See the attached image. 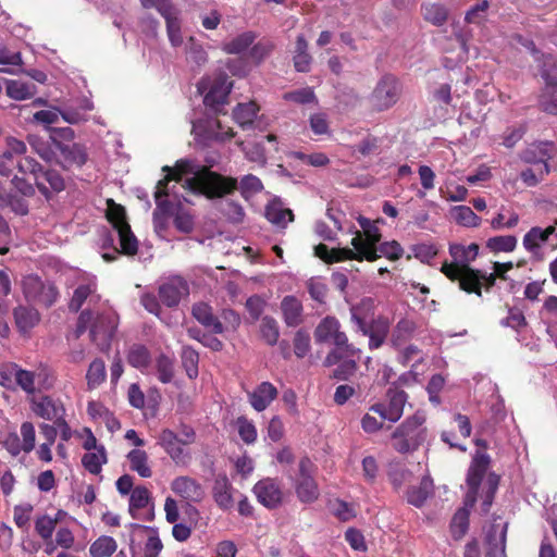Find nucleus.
I'll list each match as a JSON object with an SVG mask.
<instances>
[{"label":"nucleus","instance_id":"25","mask_svg":"<svg viewBox=\"0 0 557 557\" xmlns=\"http://www.w3.org/2000/svg\"><path fill=\"white\" fill-rule=\"evenodd\" d=\"M449 253L453 258V262H448V264H456L459 269L471 268L470 263L478 257L479 245L475 243L468 246L451 244L449 245Z\"/></svg>","mask_w":557,"mask_h":557},{"label":"nucleus","instance_id":"28","mask_svg":"<svg viewBox=\"0 0 557 557\" xmlns=\"http://www.w3.org/2000/svg\"><path fill=\"white\" fill-rule=\"evenodd\" d=\"M433 492V482L429 476H423L419 485L410 486L407 491V502L420 508L424 505L429 496Z\"/></svg>","mask_w":557,"mask_h":557},{"label":"nucleus","instance_id":"42","mask_svg":"<svg viewBox=\"0 0 557 557\" xmlns=\"http://www.w3.org/2000/svg\"><path fill=\"white\" fill-rule=\"evenodd\" d=\"M107 377L104 361L100 358L95 359L88 367L86 373L87 386L89 389L99 387Z\"/></svg>","mask_w":557,"mask_h":557},{"label":"nucleus","instance_id":"31","mask_svg":"<svg viewBox=\"0 0 557 557\" xmlns=\"http://www.w3.org/2000/svg\"><path fill=\"white\" fill-rule=\"evenodd\" d=\"M421 13L428 23L434 26H442L448 20V9L442 3H423Z\"/></svg>","mask_w":557,"mask_h":557},{"label":"nucleus","instance_id":"19","mask_svg":"<svg viewBox=\"0 0 557 557\" xmlns=\"http://www.w3.org/2000/svg\"><path fill=\"white\" fill-rule=\"evenodd\" d=\"M349 311L350 321L356 325L358 332L371 325V321L376 319L374 300L370 297H364L358 304L352 305Z\"/></svg>","mask_w":557,"mask_h":557},{"label":"nucleus","instance_id":"30","mask_svg":"<svg viewBox=\"0 0 557 557\" xmlns=\"http://www.w3.org/2000/svg\"><path fill=\"white\" fill-rule=\"evenodd\" d=\"M97 290V283L95 278L88 280L79 284L73 292V296L69 302V309L72 312H78L88 297Z\"/></svg>","mask_w":557,"mask_h":557},{"label":"nucleus","instance_id":"53","mask_svg":"<svg viewBox=\"0 0 557 557\" xmlns=\"http://www.w3.org/2000/svg\"><path fill=\"white\" fill-rule=\"evenodd\" d=\"M541 76L547 87H557V59L552 54L543 57Z\"/></svg>","mask_w":557,"mask_h":557},{"label":"nucleus","instance_id":"14","mask_svg":"<svg viewBox=\"0 0 557 557\" xmlns=\"http://www.w3.org/2000/svg\"><path fill=\"white\" fill-rule=\"evenodd\" d=\"M116 324L114 320L107 315H98L90 326V341L100 351H108L111 347V341L114 336Z\"/></svg>","mask_w":557,"mask_h":557},{"label":"nucleus","instance_id":"57","mask_svg":"<svg viewBox=\"0 0 557 557\" xmlns=\"http://www.w3.org/2000/svg\"><path fill=\"white\" fill-rule=\"evenodd\" d=\"M499 484V476L495 473H490L486 480V488L483 493V502L481 504L482 513H487L494 502L495 494Z\"/></svg>","mask_w":557,"mask_h":557},{"label":"nucleus","instance_id":"15","mask_svg":"<svg viewBox=\"0 0 557 557\" xmlns=\"http://www.w3.org/2000/svg\"><path fill=\"white\" fill-rule=\"evenodd\" d=\"M159 297L169 308L178 306L181 299L189 295L188 283L181 276H172L159 286Z\"/></svg>","mask_w":557,"mask_h":557},{"label":"nucleus","instance_id":"58","mask_svg":"<svg viewBox=\"0 0 557 557\" xmlns=\"http://www.w3.org/2000/svg\"><path fill=\"white\" fill-rule=\"evenodd\" d=\"M275 45L270 39H261L249 50V58L255 64H260L274 50Z\"/></svg>","mask_w":557,"mask_h":557},{"label":"nucleus","instance_id":"13","mask_svg":"<svg viewBox=\"0 0 557 557\" xmlns=\"http://www.w3.org/2000/svg\"><path fill=\"white\" fill-rule=\"evenodd\" d=\"M252 492L258 502L268 509H275L283 502V491L276 479L265 478L258 481Z\"/></svg>","mask_w":557,"mask_h":557},{"label":"nucleus","instance_id":"6","mask_svg":"<svg viewBox=\"0 0 557 557\" xmlns=\"http://www.w3.org/2000/svg\"><path fill=\"white\" fill-rule=\"evenodd\" d=\"M22 292L27 302L51 308L60 298V290L51 280H44L37 274H29L22 280Z\"/></svg>","mask_w":557,"mask_h":557},{"label":"nucleus","instance_id":"20","mask_svg":"<svg viewBox=\"0 0 557 557\" xmlns=\"http://www.w3.org/2000/svg\"><path fill=\"white\" fill-rule=\"evenodd\" d=\"M360 333L369 337L370 350L379 349L388 336L389 321L383 315H377L375 320L371 321V325L360 331Z\"/></svg>","mask_w":557,"mask_h":557},{"label":"nucleus","instance_id":"54","mask_svg":"<svg viewBox=\"0 0 557 557\" xmlns=\"http://www.w3.org/2000/svg\"><path fill=\"white\" fill-rule=\"evenodd\" d=\"M237 189L240 190V194L245 199H249L251 196L263 189V184L258 176L247 174L242 177L239 183L237 182Z\"/></svg>","mask_w":557,"mask_h":557},{"label":"nucleus","instance_id":"64","mask_svg":"<svg viewBox=\"0 0 557 557\" xmlns=\"http://www.w3.org/2000/svg\"><path fill=\"white\" fill-rule=\"evenodd\" d=\"M283 99L299 104H307L317 101V97L311 87H304L293 91L285 92Z\"/></svg>","mask_w":557,"mask_h":557},{"label":"nucleus","instance_id":"62","mask_svg":"<svg viewBox=\"0 0 557 557\" xmlns=\"http://www.w3.org/2000/svg\"><path fill=\"white\" fill-rule=\"evenodd\" d=\"M539 104L543 112H546L552 115H557V86H546L543 94L540 97Z\"/></svg>","mask_w":557,"mask_h":557},{"label":"nucleus","instance_id":"4","mask_svg":"<svg viewBox=\"0 0 557 557\" xmlns=\"http://www.w3.org/2000/svg\"><path fill=\"white\" fill-rule=\"evenodd\" d=\"M428 438L425 416L417 411L406 418L392 433V447L399 454H409L419 449Z\"/></svg>","mask_w":557,"mask_h":557},{"label":"nucleus","instance_id":"22","mask_svg":"<svg viewBox=\"0 0 557 557\" xmlns=\"http://www.w3.org/2000/svg\"><path fill=\"white\" fill-rule=\"evenodd\" d=\"M212 496L216 506L222 510H230L234 506L233 486L225 474H218L212 486Z\"/></svg>","mask_w":557,"mask_h":557},{"label":"nucleus","instance_id":"51","mask_svg":"<svg viewBox=\"0 0 557 557\" xmlns=\"http://www.w3.org/2000/svg\"><path fill=\"white\" fill-rule=\"evenodd\" d=\"M517 246V238L513 235L494 236L487 239L486 247L492 252H511Z\"/></svg>","mask_w":557,"mask_h":557},{"label":"nucleus","instance_id":"3","mask_svg":"<svg viewBox=\"0 0 557 557\" xmlns=\"http://www.w3.org/2000/svg\"><path fill=\"white\" fill-rule=\"evenodd\" d=\"M341 329L342 325L338 319L333 315H326L323 318L314 329L313 336L315 343H330L335 346L326 355L323 361L324 367L335 366L344 358V356L356 357L360 354V349L349 343L347 334Z\"/></svg>","mask_w":557,"mask_h":557},{"label":"nucleus","instance_id":"48","mask_svg":"<svg viewBox=\"0 0 557 557\" xmlns=\"http://www.w3.org/2000/svg\"><path fill=\"white\" fill-rule=\"evenodd\" d=\"M182 366L189 379L198 376L199 354L190 346H183L181 352Z\"/></svg>","mask_w":557,"mask_h":557},{"label":"nucleus","instance_id":"7","mask_svg":"<svg viewBox=\"0 0 557 557\" xmlns=\"http://www.w3.org/2000/svg\"><path fill=\"white\" fill-rule=\"evenodd\" d=\"M317 466L307 456L298 462V469L292 476L293 486L298 500L312 504L320 497V488L315 480Z\"/></svg>","mask_w":557,"mask_h":557},{"label":"nucleus","instance_id":"40","mask_svg":"<svg viewBox=\"0 0 557 557\" xmlns=\"http://www.w3.org/2000/svg\"><path fill=\"white\" fill-rule=\"evenodd\" d=\"M107 453L103 445H100L95 453H86L82 458L84 468L91 474H99L102 465L107 463Z\"/></svg>","mask_w":557,"mask_h":557},{"label":"nucleus","instance_id":"41","mask_svg":"<svg viewBox=\"0 0 557 557\" xmlns=\"http://www.w3.org/2000/svg\"><path fill=\"white\" fill-rule=\"evenodd\" d=\"M127 459L131 469L136 471L141 478H150L152 475V471L148 465V455L145 450L133 449L128 453Z\"/></svg>","mask_w":557,"mask_h":557},{"label":"nucleus","instance_id":"11","mask_svg":"<svg viewBox=\"0 0 557 557\" xmlns=\"http://www.w3.org/2000/svg\"><path fill=\"white\" fill-rule=\"evenodd\" d=\"M30 410L36 417L47 421H55L65 416V407L60 398L51 395H34L29 397Z\"/></svg>","mask_w":557,"mask_h":557},{"label":"nucleus","instance_id":"38","mask_svg":"<svg viewBox=\"0 0 557 557\" xmlns=\"http://www.w3.org/2000/svg\"><path fill=\"white\" fill-rule=\"evenodd\" d=\"M373 256H366L360 251L358 247H354V249L348 247L343 248H331V257L326 260V264H333L347 260H356L359 262L364 261V259H371Z\"/></svg>","mask_w":557,"mask_h":557},{"label":"nucleus","instance_id":"32","mask_svg":"<svg viewBox=\"0 0 557 557\" xmlns=\"http://www.w3.org/2000/svg\"><path fill=\"white\" fill-rule=\"evenodd\" d=\"M126 360L129 366L143 371L150 366L151 355L145 345L134 344L127 350Z\"/></svg>","mask_w":557,"mask_h":557},{"label":"nucleus","instance_id":"34","mask_svg":"<svg viewBox=\"0 0 557 557\" xmlns=\"http://www.w3.org/2000/svg\"><path fill=\"white\" fill-rule=\"evenodd\" d=\"M4 82L7 84V95L11 99L17 101L30 99L36 92V87L33 84H27L16 79H4Z\"/></svg>","mask_w":557,"mask_h":557},{"label":"nucleus","instance_id":"45","mask_svg":"<svg viewBox=\"0 0 557 557\" xmlns=\"http://www.w3.org/2000/svg\"><path fill=\"white\" fill-rule=\"evenodd\" d=\"M120 239L121 255L135 256L138 251V240L132 232L131 225L116 230Z\"/></svg>","mask_w":557,"mask_h":557},{"label":"nucleus","instance_id":"23","mask_svg":"<svg viewBox=\"0 0 557 557\" xmlns=\"http://www.w3.org/2000/svg\"><path fill=\"white\" fill-rule=\"evenodd\" d=\"M231 87L232 83L227 84L226 78L215 81L203 98L206 107H209L216 113H220L221 107L227 102Z\"/></svg>","mask_w":557,"mask_h":557},{"label":"nucleus","instance_id":"27","mask_svg":"<svg viewBox=\"0 0 557 557\" xmlns=\"http://www.w3.org/2000/svg\"><path fill=\"white\" fill-rule=\"evenodd\" d=\"M281 310L287 326H297L302 322V304L295 296H285L281 301Z\"/></svg>","mask_w":557,"mask_h":557},{"label":"nucleus","instance_id":"10","mask_svg":"<svg viewBox=\"0 0 557 557\" xmlns=\"http://www.w3.org/2000/svg\"><path fill=\"white\" fill-rule=\"evenodd\" d=\"M388 404H375L370 407V411L380 416L382 419H387L391 422L398 421L403 413L404 407L407 403L408 395L405 391L399 389L397 386L389 387L387 391Z\"/></svg>","mask_w":557,"mask_h":557},{"label":"nucleus","instance_id":"36","mask_svg":"<svg viewBox=\"0 0 557 557\" xmlns=\"http://www.w3.org/2000/svg\"><path fill=\"white\" fill-rule=\"evenodd\" d=\"M151 500L150 491L144 486L138 485L129 494L128 512L133 518H137V511L146 508Z\"/></svg>","mask_w":557,"mask_h":557},{"label":"nucleus","instance_id":"26","mask_svg":"<svg viewBox=\"0 0 557 557\" xmlns=\"http://www.w3.org/2000/svg\"><path fill=\"white\" fill-rule=\"evenodd\" d=\"M13 317L20 333L26 334L40 321V313L37 309L20 305L14 308Z\"/></svg>","mask_w":557,"mask_h":557},{"label":"nucleus","instance_id":"59","mask_svg":"<svg viewBox=\"0 0 557 557\" xmlns=\"http://www.w3.org/2000/svg\"><path fill=\"white\" fill-rule=\"evenodd\" d=\"M490 8L488 0H482L471 7L465 15V21L468 24L483 25L486 22V12Z\"/></svg>","mask_w":557,"mask_h":557},{"label":"nucleus","instance_id":"21","mask_svg":"<svg viewBox=\"0 0 557 557\" xmlns=\"http://www.w3.org/2000/svg\"><path fill=\"white\" fill-rule=\"evenodd\" d=\"M193 317L211 333L222 334L225 327L221 320L213 313V309L206 302H197L191 308Z\"/></svg>","mask_w":557,"mask_h":557},{"label":"nucleus","instance_id":"55","mask_svg":"<svg viewBox=\"0 0 557 557\" xmlns=\"http://www.w3.org/2000/svg\"><path fill=\"white\" fill-rule=\"evenodd\" d=\"M258 107L255 102L239 103L234 110V119L242 126L250 125L257 115Z\"/></svg>","mask_w":557,"mask_h":557},{"label":"nucleus","instance_id":"16","mask_svg":"<svg viewBox=\"0 0 557 557\" xmlns=\"http://www.w3.org/2000/svg\"><path fill=\"white\" fill-rule=\"evenodd\" d=\"M53 146L60 152L58 163L64 169L69 170L73 166L81 168L87 161V152L85 148L76 143L64 144L60 140H53Z\"/></svg>","mask_w":557,"mask_h":557},{"label":"nucleus","instance_id":"29","mask_svg":"<svg viewBox=\"0 0 557 557\" xmlns=\"http://www.w3.org/2000/svg\"><path fill=\"white\" fill-rule=\"evenodd\" d=\"M293 61L297 72L307 73L310 71L312 57L308 52V41L304 35H298L296 38Z\"/></svg>","mask_w":557,"mask_h":557},{"label":"nucleus","instance_id":"12","mask_svg":"<svg viewBox=\"0 0 557 557\" xmlns=\"http://www.w3.org/2000/svg\"><path fill=\"white\" fill-rule=\"evenodd\" d=\"M158 443L175 465L185 467L190 462L191 454L184 448L173 430L163 429L158 436Z\"/></svg>","mask_w":557,"mask_h":557},{"label":"nucleus","instance_id":"47","mask_svg":"<svg viewBox=\"0 0 557 557\" xmlns=\"http://www.w3.org/2000/svg\"><path fill=\"white\" fill-rule=\"evenodd\" d=\"M107 205L108 209L106 218L115 231L124 227V225H129L126 220V211L123 206L116 203L113 199H108Z\"/></svg>","mask_w":557,"mask_h":557},{"label":"nucleus","instance_id":"37","mask_svg":"<svg viewBox=\"0 0 557 557\" xmlns=\"http://www.w3.org/2000/svg\"><path fill=\"white\" fill-rule=\"evenodd\" d=\"M267 220L280 228H285L288 222L294 221V213L290 209L281 208L277 205H269L265 208Z\"/></svg>","mask_w":557,"mask_h":557},{"label":"nucleus","instance_id":"52","mask_svg":"<svg viewBox=\"0 0 557 557\" xmlns=\"http://www.w3.org/2000/svg\"><path fill=\"white\" fill-rule=\"evenodd\" d=\"M187 334L190 338L198 341L205 347H208L213 351H220L223 348V343L219 338L211 334L202 332L197 326L188 327Z\"/></svg>","mask_w":557,"mask_h":557},{"label":"nucleus","instance_id":"8","mask_svg":"<svg viewBox=\"0 0 557 557\" xmlns=\"http://www.w3.org/2000/svg\"><path fill=\"white\" fill-rule=\"evenodd\" d=\"M401 95V82L393 74H385L375 84L368 102L372 111L384 112L393 108Z\"/></svg>","mask_w":557,"mask_h":557},{"label":"nucleus","instance_id":"24","mask_svg":"<svg viewBox=\"0 0 557 557\" xmlns=\"http://www.w3.org/2000/svg\"><path fill=\"white\" fill-rule=\"evenodd\" d=\"M277 397L276 387L270 382H262L256 389L248 394L251 407L257 411H263Z\"/></svg>","mask_w":557,"mask_h":557},{"label":"nucleus","instance_id":"35","mask_svg":"<svg viewBox=\"0 0 557 557\" xmlns=\"http://www.w3.org/2000/svg\"><path fill=\"white\" fill-rule=\"evenodd\" d=\"M554 233L555 225H549L544 230L539 226H534L524 235L523 246L528 251H534L540 247V243L546 242Z\"/></svg>","mask_w":557,"mask_h":557},{"label":"nucleus","instance_id":"1","mask_svg":"<svg viewBox=\"0 0 557 557\" xmlns=\"http://www.w3.org/2000/svg\"><path fill=\"white\" fill-rule=\"evenodd\" d=\"M162 171L168 172L175 182H181L183 175L194 174L185 180L183 187L203 195L208 199L223 198L237 190V178L224 176L211 171L208 166L195 170L193 162L188 159H180L173 169L165 165Z\"/></svg>","mask_w":557,"mask_h":557},{"label":"nucleus","instance_id":"56","mask_svg":"<svg viewBox=\"0 0 557 557\" xmlns=\"http://www.w3.org/2000/svg\"><path fill=\"white\" fill-rule=\"evenodd\" d=\"M59 522V518H51L48 515H42L37 517L35 521V530L37 534L47 542L48 540H51L52 534L55 530V527Z\"/></svg>","mask_w":557,"mask_h":557},{"label":"nucleus","instance_id":"63","mask_svg":"<svg viewBox=\"0 0 557 557\" xmlns=\"http://www.w3.org/2000/svg\"><path fill=\"white\" fill-rule=\"evenodd\" d=\"M337 367L333 371V377L341 381L348 380L357 371V362L354 357H346L336 363Z\"/></svg>","mask_w":557,"mask_h":557},{"label":"nucleus","instance_id":"33","mask_svg":"<svg viewBox=\"0 0 557 557\" xmlns=\"http://www.w3.org/2000/svg\"><path fill=\"white\" fill-rule=\"evenodd\" d=\"M55 138L51 137V140H44L37 135H28L27 143L32 150L36 152L46 162H52L55 159V148L53 146Z\"/></svg>","mask_w":557,"mask_h":557},{"label":"nucleus","instance_id":"2","mask_svg":"<svg viewBox=\"0 0 557 557\" xmlns=\"http://www.w3.org/2000/svg\"><path fill=\"white\" fill-rule=\"evenodd\" d=\"M490 462L491 458L485 453L476 451L472 458L466 479L468 491L463 499V507L456 511L450 522L451 536L457 541L462 539L469 529V509L478 500V492Z\"/></svg>","mask_w":557,"mask_h":557},{"label":"nucleus","instance_id":"5","mask_svg":"<svg viewBox=\"0 0 557 557\" xmlns=\"http://www.w3.org/2000/svg\"><path fill=\"white\" fill-rule=\"evenodd\" d=\"M18 171L22 174H30L39 193L49 199L52 193H60L65 189L63 176L54 169L44 166L32 157L18 160Z\"/></svg>","mask_w":557,"mask_h":557},{"label":"nucleus","instance_id":"49","mask_svg":"<svg viewBox=\"0 0 557 557\" xmlns=\"http://www.w3.org/2000/svg\"><path fill=\"white\" fill-rule=\"evenodd\" d=\"M156 369L158 380L168 384L174 379V360L169 356L161 354L156 359Z\"/></svg>","mask_w":557,"mask_h":557},{"label":"nucleus","instance_id":"46","mask_svg":"<svg viewBox=\"0 0 557 557\" xmlns=\"http://www.w3.org/2000/svg\"><path fill=\"white\" fill-rule=\"evenodd\" d=\"M257 38L256 33L248 30L239 34L231 41L223 45V50L230 54H237L250 47Z\"/></svg>","mask_w":557,"mask_h":557},{"label":"nucleus","instance_id":"50","mask_svg":"<svg viewBox=\"0 0 557 557\" xmlns=\"http://www.w3.org/2000/svg\"><path fill=\"white\" fill-rule=\"evenodd\" d=\"M260 333L262 339L270 346L278 343L280 327L275 319L263 317L260 324Z\"/></svg>","mask_w":557,"mask_h":557},{"label":"nucleus","instance_id":"61","mask_svg":"<svg viewBox=\"0 0 557 557\" xmlns=\"http://www.w3.org/2000/svg\"><path fill=\"white\" fill-rule=\"evenodd\" d=\"M536 149L539 150L540 159L536 163V165L540 166V176L544 177L550 172V168L548 164V160L553 158L554 154V145L548 141L540 143L536 146Z\"/></svg>","mask_w":557,"mask_h":557},{"label":"nucleus","instance_id":"17","mask_svg":"<svg viewBox=\"0 0 557 557\" xmlns=\"http://www.w3.org/2000/svg\"><path fill=\"white\" fill-rule=\"evenodd\" d=\"M172 492L188 503H200L205 497L202 485L194 478L180 475L171 482Z\"/></svg>","mask_w":557,"mask_h":557},{"label":"nucleus","instance_id":"39","mask_svg":"<svg viewBox=\"0 0 557 557\" xmlns=\"http://www.w3.org/2000/svg\"><path fill=\"white\" fill-rule=\"evenodd\" d=\"M117 548L116 541L109 535H101L89 547L91 557H111Z\"/></svg>","mask_w":557,"mask_h":557},{"label":"nucleus","instance_id":"43","mask_svg":"<svg viewBox=\"0 0 557 557\" xmlns=\"http://www.w3.org/2000/svg\"><path fill=\"white\" fill-rule=\"evenodd\" d=\"M42 372H33L29 370H25L22 367L18 368L17 375L14 383V389L20 387L23 392H25L28 396H34L36 392L35 382L36 379H40Z\"/></svg>","mask_w":557,"mask_h":557},{"label":"nucleus","instance_id":"9","mask_svg":"<svg viewBox=\"0 0 557 557\" xmlns=\"http://www.w3.org/2000/svg\"><path fill=\"white\" fill-rule=\"evenodd\" d=\"M441 272L451 282H458L459 288L468 294L482 296V271L473 268L459 269L456 264H442Z\"/></svg>","mask_w":557,"mask_h":557},{"label":"nucleus","instance_id":"44","mask_svg":"<svg viewBox=\"0 0 557 557\" xmlns=\"http://www.w3.org/2000/svg\"><path fill=\"white\" fill-rule=\"evenodd\" d=\"M451 216L457 224L466 227H476L481 224V218L478 216L468 206L453 207Z\"/></svg>","mask_w":557,"mask_h":557},{"label":"nucleus","instance_id":"60","mask_svg":"<svg viewBox=\"0 0 557 557\" xmlns=\"http://www.w3.org/2000/svg\"><path fill=\"white\" fill-rule=\"evenodd\" d=\"M18 366L15 362H3L0 364V386L5 389L14 391V383L17 375Z\"/></svg>","mask_w":557,"mask_h":557},{"label":"nucleus","instance_id":"18","mask_svg":"<svg viewBox=\"0 0 557 557\" xmlns=\"http://www.w3.org/2000/svg\"><path fill=\"white\" fill-rule=\"evenodd\" d=\"M382 238L381 231L377 226L373 225L364 232L357 231L351 239V246L358 247L361 252L366 256H373L371 259H364V261L373 262L381 258V255L376 253L375 247L380 244Z\"/></svg>","mask_w":557,"mask_h":557}]
</instances>
